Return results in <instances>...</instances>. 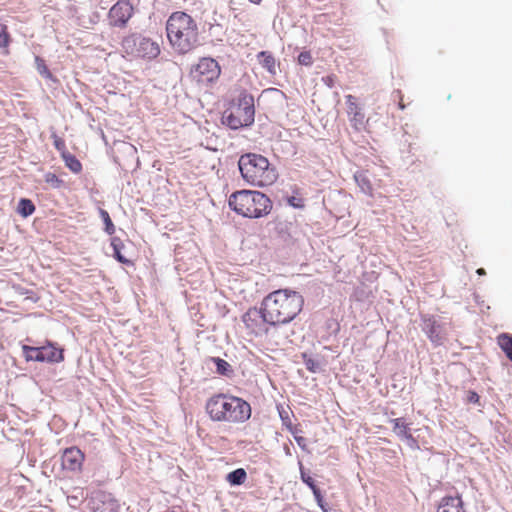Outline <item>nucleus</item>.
Listing matches in <instances>:
<instances>
[{"label":"nucleus","instance_id":"nucleus-1","mask_svg":"<svg viewBox=\"0 0 512 512\" xmlns=\"http://www.w3.org/2000/svg\"><path fill=\"white\" fill-rule=\"evenodd\" d=\"M262 305L263 322L276 326L294 320L303 308L304 298L297 291L278 289L264 297Z\"/></svg>","mask_w":512,"mask_h":512},{"label":"nucleus","instance_id":"nucleus-2","mask_svg":"<svg viewBox=\"0 0 512 512\" xmlns=\"http://www.w3.org/2000/svg\"><path fill=\"white\" fill-rule=\"evenodd\" d=\"M166 32L170 44L179 54H186L199 45L197 23L183 11L173 12L169 16Z\"/></svg>","mask_w":512,"mask_h":512},{"label":"nucleus","instance_id":"nucleus-3","mask_svg":"<svg viewBox=\"0 0 512 512\" xmlns=\"http://www.w3.org/2000/svg\"><path fill=\"white\" fill-rule=\"evenodd\" d=\"M205 409L216 422L243 423L251 417V406L246 400L224 393L210 397Z\"/></svg>","mask_w":512,"mask_h":512},{"label":"nucleus","instance_id":"nucleus-4","mask_svg":"<svg viewBox=\"0 0 512 512\" xmlns=\"http://www.w3.org/2000/svg\"><path fill=\"white\" fill-rule=\"evenodd\" d=\"M228 206L238 215L245 218L259 219L267 216L273 207L271 199L256 190H238L228 199Z\"/></svg>","mask_w":512,"mask_h":512},{"label":"nucleus","instance_id":"nucleus-5","mask_svg":"<svg viewBox=\"0 0 512 512\" xmlns=\"http://www.w3.org/2000/svg\"><path fill=\"white\" fill-rule=\"evenodd\" d=\"M238 168L244 181L264 187L273 184L278 177L276 168L261 154L245 153L239 157Z\"/></svg>","mask_w":512,"mask_h":512},{"label":"nucleus","instance_id":"nucleus-6","mask_svg":"<svg viewBox=\"0 0 512 512\" xmlns=\"http://www.w3.org/2000/svg\"><path fill=\"white\" fill-rule=\"evenodd\" d=\"M121 45L126 54L137 58L154 59L160 54L158 43L140 33L124 37Z\"/></svg>","mask_w":512,"mask_h":512},{"label":"nucleus","instance_id":"nucleus-7","mask_svg":"<svg viewBox=\"0 0 512 512\" xmlns=\"http://www.w3.org/2000/svg\"><path fill=\"white\" fill-rule=\"evenodd\" d=\"M22 352L27 362L59 363L64 359V350L50 341L42 346L23 345Z\"/></svg>","mask_w":512,"mask_h":512},{"label":"nucleus","instance_id":"nucleus-8","mask_svg":"<svg viewBox=\"0 0 512 512\" xmlns=\"http://www.w3.org/2000/svg\"><path fill=\"white\" fill-rule=\"evenodd\" d=\"M221 74L219 63L212 57H203L192 67L190 75L200 85L208 86L214 83Z\"/></svg>","mask_w":512,"mask_h":512},{"label":"nucleus","instance_id":"nucleus-9","mask_svg":"<svg viewBox=\"0 0 512 512\" xmlns=\"http://www.w3.org/2000/svg\"><path fill=\"white\" fill-rule=\"evenodd\" d=\"M134 14V8L129 0H118L109 10L110 24L124 28Z\"/></svg>","mask_w":512,"mask_h":512},{"label":"nucleus","instance_id":"nucleus-10","mask_svg":"<svg viewBox=\"0 0 512 512\" xmlns=\"http://www.w3.org/2000/svg\"><path fill=\"white\" fill-rule=\"evenodd\" d=\"M236 113L240 115L245 126L250 127L255 120L254 97L247 91H242L237 99Z\"/></svg>","mask_w":512,"mask_h":512},{"label":"nucleus","instance_id":"nucleus-11","mask_svg":"<svg viewBox=\"0 0 512 512\" xmlns=\"http://www.w3.org/2000/svg\"><path fill=\"white\" fill-rule=\"evenodd\" d=\"M421 321L422 330L429 340L435 345H441L443 343L444 334L440 321L435 316L427 314L421 316Z\"/></svg>","mask_w":512,"mask_h":512},{"label":"nucleus","instance_id":"nucleus-12","mask_svg":"<svg viewBox=\"0 0 512 512\" xmlns=\"http://www.w3.org/2000/svg\"><path fill=\"white\" fill-rule=\"evenodd\" d=\"M84 461L83 452L77 447H69L63 451L61 465L64 470L79 472Z\"/></svg>","mask_w":512,"mask_h":512},{"label":"nucleus","instance_id":"nucleus-13","mask_svg":"<svg viewBox=\"0 0 512 512\" xmlns=\"http://www.w3.org/2000/svg\"><path fill=\"white\" fill-rule=\"evenodd\" d=\"M91 503L93 512H119V504L110 493H96Z\"/></svg>","mask_w":512,"mask_h":512},{"label":"nucleus","instance_id":"nucleus-14","mask_svg":"<svg viewBox=\"0 0 512 512\" xmlns=\"http://www.w3.org/2000/svg\"><path fill=\"white\" fill-rule=\"evenodd\" d=\"M347 113L352 127L360 131L364 128L365 115L362 108L357 104L356 98L352 95L346 96Z\"/></svg>","mask_w":512,"mask_h":512},{"label":"nucleus","instance_id":"nucleus-15","mask_svg":"<svg viewBox=\"0 0 512 512\" xmlns=\"http://www.w3.org/2000/svg\"><path fill=\"white\" fill-rule=\"evenodd\" d=\"M437 512H466L463 508V500L461 496H445L438 506Z\"/></svg>","mask_w":512,"mask_h":512},{"label":"nucleus","instance_id":"nucleus-16","mask_svg":"<svg viewBox=\"0 0 512 512\" xmlns=\"http://www.w3.org/2000/svg\"><path fill=\"white\" fill-rule=\"evenodd\" d=\"M210 363L215 365L217 374L228 378L234 375V369L226 360L220 357H209L206 360V365L209 366Z\"/></svg>","mask_w":512,"mask_h":512},{"label":"nucleus","instance_id":"nucleus-17","mask_svg":"<svg viewBox=\"0 0 512 512\" xmlns=\"http://www.w3.org/2000/svg\"><path fill=\"white\" fill-rule=\"evenodd\" d=\"M257 59L261 66L270 74H276V60L270 51H260L257 54Z\"/></svg>","mask_w":512,"mask_h":512},{"label":"nucleus","instance_id":"nucleus-18","mask_svg":"<svg viewBox=\"0 0 512 512\" xmlns=\"http://www.w3.org/2000/svg\"><path fill=\"white\" fill-rule=\"evenodd\" d=\"M225 479L231 486H240L246 481L247 472L244 468H237L229 472Z\"/></svg>","mask_w":512,"mask_h":512},{"label":"nucleus","instance_id":"nucleus-19","mask_svg":"<svg viewBox=\"0 0 512 512\" xmlns=\"http://www.w3.org/2000/svg\"><path fill=\"white\" fill-rule=\"evenodd\" d=\"M111 247L113 250V257L122 264H130L131 262L122 254L124 243L119 237L111 238Z\"/></svg>","mask_w":512,"mask_h":512},{"label":"nucleus","instance_id":"nucleus-20","mask_svg":"<svg viewBox=\"0 0 512 512\" xmlns=\"http://www.w3.org/2000/svg\"><path fill=\"white\" fill-rule=\"evenodd\" d=\"M355 181L361 191L367 195H372V184L366 172H356L354 175Z\"/></svg>","mask_w":512,"mask_h":512},{"label":"nucleus","instance_id":"nucleus-21","mask_svg":"<svg viewBox=\"0 0 512 512\" xmlns=\"http://www.w3.org/2000/svg\"><path fill=\"white\" fill-rule=\"evenodd\" d=\"M222 120L223 124H225L232 130H238L242 127H246L243 121L241 120L240 115H238L236 112H225L222 117Z\"/></svg>","mask_w":512,"mask_h":512},{"label":"nucleus","instance_id":"nucleus-22","mask_svg":"<svg viewBox=\"0 0 512 512\" xmlns=\"http://www.w3.org/2000/svg\"><path fill=\"white\" fill-rule=\"evenodd\" d=\"M35 205L31 199L21 198L18 202L17 213L24 218L31 216L35 212Z\"/></svg>","mask_w":512,"mask_h":512},{"label":"nucleus","instance_id":"nucleus-23","mask_svg":"<svg viewBox=\"0 0 512 512\" xmlns=\"http://www.w3.org/2000/svg\"><path fill=\"white\" fill-rule=\"evenodd\" d=\"M264 310L263 305L261 304L260 308L253 307L248 309V311L243 315L242 320L246 324L247 327L251 325V323H255L258 318L263 320Z\"/></svg>","mask_w":512,"mask_h":512},{"label":"nucleus","instance_id":"nucleus-24","mask_svg":"<svg viewBox=\"0 0 512 512\" xmlns=\"http://www.w3.org/2000/svg\"><path fill=\"white\" fill-rule=\"evenodd\" d=\"M497 340L506 357L512 361V336L508 333H502Z\"/></svg>","mask_w":512,"mask_h":512},{"label":"nucleus","instance_id":"nucleus-25","mask_svg":"<svg viewBox=\"0 0 512 512\" xmlns=\"http://www.w3.org/2000/svg\"><path fill=\"white\" fill-rule=\"evenodd\" d=\"M390 423L393 424V432L401 439H405L406 435L410 433L408 424L404 422L403 418L391 419Z\"/></svg>","mask_w":512,"mask_h":512},{"label":"nucleus","instance_id":"nucleus-26","mask_svg":"<svg viewBox=\"0 0 512 512\" xmlns=\"http://www.w3.org/2000/svg\"><path fill=\"white\" fill-rule=\"evenodd\" d=\"M67 168L70 169L73 173H80L82 170L81 162L76 158L75 155L71 154L69 151L61 157Z\"/></svg>","mask_w":512,"mask_h":512},{"label":"nucleus","instance_id":"nucleus-27","mask_svg":"<svg viewBox=\"0 0 512 512\" xmlns=\"http://www.w3.org/2000/svg\"><path fill=\"white\" fill-rule=\"evenodd\" d=\"M301 357H302L303 363L308 371H310L312 373L321 372V365L317 359L312 358L307 353H302Z\"/></svg>","mask_w":512,"mask_h":512},{"label":"nucleus","instance_id":"nucleus-28","mask_svg":"<svg viewBox=\"0 0 512 512\" xmlns=\"http://www.w3.org/2000/svg\"><path fill=\"white\" fill-rule=\"evenodd\" d=\"M99 214L105 225L104 231L108 235H113L115 233V225L113 224L109 213L104 209H99Z\"/></svg>","mask_w":512,"mask_h":512},{"label":"nucleus","instance_id":"nucleus-29","mask_svg":"<svg viewBox=\"0 0 512 512\" xmlns=\"http://www.w3.org/2000/svg\"><path fill=\"white\" fill-rule=\"evenodd\" d=\"M300 478L303 483H305L312 491V493L318 489H320L315 480L309 475V473L303 468L302 464L300 463Z\"/></svg>","mask_w":512,"mask_h":512},{"label":"nucleus","instance_id":"nucleus-30","mask_svg":"<svg viewBox=\"0 0 512 512\" xmlns=\"http://www.w3.org/2000/svg\"><path fill=\"white\" fill-rule=\"evenodd\" d=\"M45 182L48 183L52 188L59 189L64 186V181L60 179L56 174L48 172L44 175Z\"/></svg>","mask_w":512,"mask_h":512},{"label":"nucleus","instance_id":"nucleus-31","mask_svg":"<svg viewBox=\"0 0 512 512\" xmlns=\"http://www.w3.org/2000/svg\"><path fill=\"white\" fill-rule=\"evenodd\" d=\"M51 138L55 149L60 153L61 157L68 152L64 139L60 138L55 132H52Z\"/></svg>","mask_w":512,"mask_h":512},{"label":"nucleus","instance_id":"nucleus-32","mask_svg":"<svg viewBox=\"0 0 512 512\" xmlns=\"http://www.w3.org/2000/svg\"><path fill=\"white\" fill-rule=\"evenodd\" d=\"M282 425L288 430H292V422L289 416V409H285L283 406H277Z\"/></svg>","mask_w":512,"mask_h":512},{"label":"nucleus","instance_id":"nucleus-33","mask_svg":"<svg viewBox=\"0 0 512 512\" xmlns=\"http://www.w3.org/2000/svg\"><path fill=\"white\" fill-rule=\"evenodd\" d=\"M35 62L37 64V70L40 75H42L45 78H52V74L49 71L47 65L45 64V61L42 58H40L39 56H36Z\"/></svg>","mask_w":512,"mask_h":512},{"label":"nucleus","instance_id":"nucleus-34","mask_svg":"<svg viewBox=\"0 0 512 512\" xmlns=\"http://www.w3.org/2000/svg\"><path fill=\"white\" fill-rule=\"evenodd\" d=\"M10 43V35L7 26L0 24V47H7Z\"/></svg>","mask_w":512,"mask_h":512},{"label":"nucleus","instance_id":"nucleus-35","mask_svg":"<svg viewBox=\"0 0 512 512\" xmlns=\"http://www.w3.org/2000/svg\"><path fill=\"white\" fill-rule=\"evenodd\" d=\"M298 63L304 66H311L313 64V58L310 51H302L298 55Z\"/></svg>","mask_w":512,"mask_h":512},{"label":"nucleus","instance_id":"nucleus-36","mask_svg":"<svg viewBox=\"0 0 512 512\" xmlns=\"http://www.w3.org/2000/svg\"><path fill=\"white\" fill-rule=\"evenodd\" d=\"M313 496L318 504V506L322 509L323 512H329L330 508L327 507V503L324 501L322 492L320 489L313 492Z\"/></svg>","mask_w":512,"mask_h":512},{"label":"nucleus","instance_id":"nucleus-37","mask_svg":"<svg viewBox=\"0 0 512 512\" xmlns=\"http://www.w3.org/2000/svg\"><path fill=\"white\" fill-rule=\"evenodd\" d=\"M287 202L290 206H292L293 208H298V209H301V208H304V201L302 198L300 197H296V196H290L287 198Z\"/></svg>","mask_w":512,"mask_h":512},{"label":"nucleus","instance_id":"nucleus-38","mask_svg":"<svg viewBox=\"0 0 512 512\" xmlns=\"http://www.w3.org/2000/svg\"><path fill=\"white\" fill-rule=\"evenodd\" d=\"M466 401L469 404H474L480 406V396L475 391L469 390L467 392Z\"/></svg>","mask_w":512,"mask_h":512},{"label":"nucleus","instance_id":"nucleus-39","mask_svg":"<svg viewBox=\"0 0 512 512\" xmlns=\"http://www.w3.org/2000/svg\"><path fill=\"white\" fill-rule=\"evenodd\" d=\"M268 225H273L274 229L277 231L278 234H282L286 230V223L275 219L268 223Z\"/></svg>","mask_w":512,"mask_h":512},{"label":"nucleus","instance_id":"nucleus-40","mask_svg":"<svg viewBox=\"0 0 512 512\" xmlns=\"http://www.w3.org/2000/svg\"><path fill=\"white\" fill-rule=\"evenodd\" d=\"M405 440L407 441V444L410 448H412V449L419 448L418 441L416 440L415 437H413V435L411 433L406 435Z\"/></svg>","mask_w":512,"mask_h":512},{"label":"nucleus","instance_id":"nucleus-41","mask_svg":"<svg viewBox=\"0 0 512 512\" xmlns=\"http://www.w3.org/2000/svg\"><path fill=\"white\" fill-rule=\"evenodd\" d=\"M68 503L72 508H76L81 504V500L77 495L68 496Z\"/></svg>","mask_w":512,"mask_h":512},{"label":"nucleus","instance_id":"nucleus-42","mask_svg":"<svg viewBox=\"0 0 512 512\" xmlns=\"http://www.w3.org/2000/svg\"><path fill=\"white\" fill-rule=\"evenodd\" d=\"M270 90L276 95L278 101L283 102L287 99V96L283 91L276 88H272Z\"/></svg>","mask_w":512,"mask_h":512},{"label":"nucleus","instance_id":"nucleus-43","mask_svg":"<svg viewBox=\"0 0 512 512\" xmlns=\"http://www.w3.org/2000/svg\"><path fill=\"white\" fill-rule=\"evenodd\" d=\"M295 441L296 443L298 444V446L306 451L307 450V444H306V438L302 437V436H295Z\"/></svg>","mask_w":512,"mask_h":512},{"label":"nucleus","instance_id":"nucleus-44","mask_svg":"<svg viewBox=\"0 0 512 512\" xmlns=\"http://www.w3.org/2000/svg\"><path fill=\"white\" fill-rule=\"evenodd\" d=\"M289 432H291L293 434V436L295 437V436H298L297 433L302 432V431L300 429H298L297 426H294L292 424V430H289Z\"/></svg>","mask_w":512,"mask_h":512},{"label":"nucleus","instance_id":"nucleus-45","mask_svg":"<svg viewBox=\"0 0 512 512\" xmlns=\"http://www.w3.org/2000/svg\"><path fill=\"white\" fill-rule=\"evenodd\" d=\"M476 272H477L478 275H485L486 274V271H485L484 268H479V269H477Z\"/></svg>","mask_w":512,"mask_h":512},{"label":"nucleus","instance_id":"nucleus-46","mask_svg":"<svg viewBox=\"0 0 512 512\" xmlns=\"http://www.w3.org/2000/svg\"><path fill=\"white\" fill-rule=\"evenodd\" d=\"M327 85L332 87V78L331 77H327V81H326Z\"/></svg>","mask_w":512,"mask_h":512},{"label":"nucleus","instance_id":"nucleus-47","mask_svg":"<svg viewBox=\"0 0 512 512\" xmlns=\"http://www.w3.org/2000/svg\"><path fill=\"white\" fill-rule=\"evenodd\" d=\"M249 1L254 3V4H259L262 0H249Z\"/></svg>","mask_w":512,"mask_h":512},{"label":"nucleus","instance_id":"nucleus-48","mask_svg":"<svg viewBox=\"0 0 512 512\" xmlns=\"http://www.w3.org/2000/svg\"><path fill=\"white\" fill-rule=\"evenodd\" d=\"M399 108L400 109H404L405 108V106H404V104L402 102L399 103Z\"/></svg>","mask_w":512,"mask_h":512},{"label":"nucleus","instance_id":"nucleus-49","mask_svg":"<svg viewBox=\"0 0 512 512\" xmlns=\"http://www.w3.org/2000/svg\"><path fill=\"white\" fill-rule=\"evenodd\" d=\"M285 452H286L287 455H290V450H289L288 447H286Z\"/></svg>","mask_w":512,"mask_h":512}]
</instances>
